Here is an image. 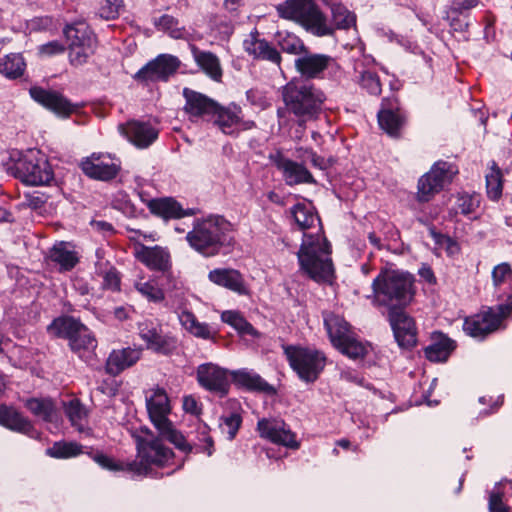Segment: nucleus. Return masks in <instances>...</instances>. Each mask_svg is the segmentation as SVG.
Returning a JSON list of instances; mask_svg holds the SVG:
<instances>
[{
  "label": "nucleus",
  "instance_id": "c03bdc74",
  "mask_svg": "<svg viewBox=\"0 0 512 512\" xmlns=\"http://www.w3.org/2000/svg\"><path fill=\"white\" fill-rule=\"evenodd\" d=\"M154 25L158 30L168 33L174 39H183L188 34L186 29L180 26L178 19L168 14L156 18Z\"/></svg>",
  "mask_w": 512,
  "mask_h": 512
},
{
  "label": "nucleus",
  "instance_id": "2f4dec72",
  "mask_svg": "<svg viewBox=\"0 0 512 512\" xmlns=\"http://www.w3.org/2000/svg\"><path fill=\"white\" fill-rule=\"evenodd\" d=\"M234 383L248 390L272 393L273 387L252 370L240 369L231 372Z\"/></svg>",
  "mask_w": 512,
  "mask_h": 512
},
{
  "label": "nucleus",
  "instance_id": "4468645a",
  "mask_svg": "<svg viewBox=\"0 0 512 512\" xmlns=\"http://www.w3.org/2000/svg\"><path fill=\"white\" fill-rule=\"evenodd\" d=\"M180 61L170 54H160L148 62L135 75L134 78L141 82L167 81L179 68Z\"/></svg>",
  "mask_w": 512,
  "mask_h": 512
},
{
  "label": "nucleus",
  "instance_id": "864d4df0",
  "mask_svg": "<svg viewBox=\"0 0 512 512\" xmlns=\"http://www.w3.org/2000/svg\"><path fill=\"white\" fill-rule=\"evenodd\" d=\"M368 349L369 346L358 340L354 335L338 348L341 353L352 359L363 358L368 353Z\"/></svg>",
  "mask_w": 512,
  "mask_h": 512
},
{
  "label": "nucleus",
  "instance_id": "ddd939ff",
  "mask_svg": "<svg viewBox=\"0 0 512 512\" xmlns=\"http://www.w3.org/2000/svg\"><path fill=\"white\" fill-rule=\"evenodd\" d=\"M257 431L261 438L274 444L290 449H298L300 446L296 439V434L281 419L262 418L257 423Z\"/></svg>",
  "mask_w": 512,
  "mask_h": 512
},
{
  "label": "nucleus",
  "instance_id": "7c9ffc66",
  "mask_svg": "<svg viewBox=\"0 0 512 512\" xmlns=\"http://www.w3.org/2000/svg\"><path fill=\"white\" fill-rule=\"evenodd\" d=\"M455 349V343L442 333H434L432 342L425 348V356L432 362H444Z\"/></svg>",
  "mask_w": 512,
  "mask_h": 512
},
{
  "label": "nucleus",
  "instance_id": "f8f14e48",
  "mask_svg": "<svg viewBox=\"0 0 512 512\" xmlns=\"http://www.w3.org/2000/svg\"><path fill=\"white\" fill-rule=\"evenodd\" d=\"M139 337L146 348L155 353L170 355L177 349L176 337L163 333L162 325L154 319H144L138 323Z\"/></svg>",
  "mask_w": 512,
  "mask_h": 512
},
{
  "label": "nucleus",
  "instance_id": "4d7b16f0",
  "mask_svg": "<svg viewBox=\"0 0 512 512\" xmlns=\"http://www.w3.org/2000/svg\"><path fill=\"white\" fill-rule=\"evenodd\" d=\"M358 83L371 95L381 93V83L378 75L371 70H362L359 72Z\"/></svg>",
  "mask_w": 512,
  "mask_h": 512
},
{
  "label": "nucleus",
  "instance_id": "5fc2aeb1",
  "mask_svg": "<svg viewBox=\"0 0 512 512\" xmlns=\"http://www.w3.org/2000/svg\"><path fill=\"white\" fill-rule=\"evenodd\" d=\"M481 196L477 193H459L457 196L456 207L460 213L469 216L479 207Z\"/></svg>",
  "mask_w": 512,
  "mask_h": 512
},
{
  "label": "nucleus",
  "instance_id": "de8ad7c7",
  "mask_svg": "<svg viewBox=\"0 0 512 512\" xmlns=\"http://www.w3.org/2000/svg\"><path fill=\"white\" fill-rule=\"evenodd\" d=\"M333 24L329 23L333 29H348L356 23V16L345 6L339 3L331 6Z\"/></svg>",
  "mask_w": 512,
  "mask_h": 512
},
{
  "label": "nucleus",
  "instance_id": "cd10ccee",
  "mask_svg": "<svg viewBox=\"0 0 512 512\" xmlns=\"http://www.w3.org/2000/svg\"><path fill=\"white\" fill-rule=\"evenodd\" d=\"M243 46L245 51L255 58L268 60L275 64H279L281 61L279 52L266 40L259 39L257 33H251L249 37L244 40Z\"/></svg>",
  "mask_w": 512,
  "mask_h": 512
},
{
  "label": "nucleus",
  "instance_id": "49530a36",
  "mask_svg": "<svg viewBox=\"0 0 512 512\" xmlns=\"http://www.w3.org/2000/svg\"><path fill=\"white\" fill-rule=\"evenodd\" d=\"M485 178L488 197L498 200L502 195V174L495 162H491Z\"/></svg>",
  "mask_w": 512,
  "mask_h": 512
},
{
  "label": "nucleus",
  "instance_id": "c756f323",
  "mask_svg": "<svg viewBox=\"0 0 512 512\" xmlns=\"http://www.w3.org/2000/svg\"><path fill=\"white\" fill-rule=\"evenodd\" d=\"M69 345L81 359L88 364H92L95 356L94 350L97 347V341L87 327L83 326Z\"/></svg>",
  "mask_w": 512,
  "mask_h": 512
},
{
  "label": "nucleus",
  "instance_id": "13d9d810",
  "mask_svg": "<svg viewBox=\"0 0 512 512\" xmlns=\"http://www.w3.org/2000/svg\"><path fill=\"white\" fill-rule=\"evenodd\" d=\"M123 8L124 4L122 0H100L98 15L102 19L112 20L118 17Z\"/></svg>",
  "mask_w": 512,
  "mask_h": 512
},
{
  "label": "nucleus",
  "instance_id": "774afa93",
  "mask_svg": "<svg viewBox=\"0 0 512 512\" xmlns=\"http://www.w3.org/2000/svg\"><path fill=\"white\" fill-rule=\"evenodd\" d=\"M202 435L203 438L201 439L203 441V445L201 446V451L205 452L208 456H211L213 454V440L207 433V427H202Z\"/></svg>",
  "mask_w": 512,
  "mask_h": 512
},
{
  "label": "nucleus",
  "instance_id": "dca6fc26",
  "mask_svg": "<svg viewBox=\"0 0 512 512\" xmlns=\"http://www.w3.org/2000/svg\"><path fill=\"white\" fill-rule=\"evenodd\" d=\"M197 381L204 389L220 395L227 394L230 386L231 372L214 363H204L198 366Z\"/></svg>",
  "mask_w": 512,
  "mask_h": 512
},
{
  "label": "nucleus",
  "instance_id": "c85d7f7f",
  "mask_svg": "<svg viewBox=\"0 0 512 512\" xmlns=\"http://www.w3.org/2000/svg\"><path fill=\"white\" fill-rule=\"evenodd\" d=\"M50 260L59 266L60 271H70L79 262V256L70 242L56 243L49 252Z\"/></svg>",
  "mask_w": 512,
  "mask_h": 512
},
{
  "label": "nucleus",
  "instance_id": "f704fd0d",
  "mask_svg": "<svg viewBox=\"0 0 512 512\" xmlns=\"http://www.w3.org/2000/svg\"><path fill=\"white\" fill-rule=\"evenodd\" d=\"M150 211L164 219L181 218L186 212L178 202L171 198L152 199L148 202Z\"/></svg>",
  "mask_w": 512,
  "mask_h": 512
},
{
  "label": "nucleus",
  "instance_id": "f257e3e1",
  "mask_svg": "<svg viewBox=\"0 0 512 512\" xmlns=\"http://www.w3.org/2000/svg\"><path fill=\"white\" fill-rule=\"evenodd\" d=\"M295 224L303 231L297 253L301 269L315 281H328L333 275L330 245L322 234L321 221L311 202H299L290 210Z\"/></svg>",
  "mask_w": 512,
  "mask_h": 512
},
{
  "label": "nucleus",
  "instance_id": "3c124183",
  "mask_svg": "<svg viewBox=\"0 0 512 512\" xmlns=\"http://www.w3.org/2000/svg\"><path fill=\"white\" fill-rule=\"evenodd\" d=\"M276 38L278 45L284 52L294 55L305 52V46L302 40L292 33L278 32Z\"/></svg>",
  "mask_w": 512,
  "mask_h": 512
},
{
  "label": "nucleus",
  "instance_id": "2eb2a0df",
  "mask_svg": "<svg viewBox=\"0 0 512 512\" xmlns=\"http://www.w3.org/2000/svg\"><path fill=\"white\" fill-rule=\"evenodd\" d=\"M120 161L110 154L93 153L81 162V169L90 178L108 181L115 178L120 170Z\"/></svg>",
  "mask_w": 512,
  "mask_h": 512
},
{
  "label": "nucleus",
  "instance_id": "6e6d98bb",
  "mask_svg": "<svg viewBox=\"0 0 512 512\" xmlns=\"http://www.w3.org/2000/svg\"><path fill=\"white\" fill-rule=\"evenodd\" d=\"M242 418L237 412H231L220 418V429L227 436L228 440H233L241 426Z\"/></svg>",
  "mask_w": 512,
  "mask_h": 512
},
{
  "label": "nucleus",
  "instance_id": "09e8293b",
  "mask_svg": "<svg viewBox=\"0 0 512 512\" xmlns=\"http://www.w3.org/2000/svg\"><path fill=\"white\" fill-rule=\"evenodd\" d=\"M47 455L53 458L65 459L76 457L83 453L82 446L77 442L59 441L46 451Z\"/></svg>",
  "mask_w": 512,
  "mask_h": 512
},
{
  "label": "nucleus",
  "instance_id": "20e7f679",
  "mask_svg": "<svg viewBox=\"0 0 512 512\" xmlns=\"http://www.w3.org/2000/svg\"><path fill=\"white\" fill-rule=\"evenodd\" d=\"M413 281L414 278L409 273L385 269L373 280V295L369 298L375 306H387L391 310L404 307L413 298Z\"/></svg>",
  "mask_w": 512,
  "mask_h": 512
},
{
  "label": "nucleus",
  "instance_id": "5701e85b",
  "mask_svg": "<svg viewBox=\"0 0 512 512\" xmlns=\"http://www.w3.org/2000/svg\"><path fill=\"white\" fill-rule=\"evenodd\" d=\"M334 64V59L325 54L304 52L295 60L297 71L307 78H317L321 73Z\"/></svg>",
  "mask_w": 512,
  "mask_h": 512
},
{
  "label": "nucleus",
  "instance_id": "58836bf2",
  "mask_svg": "<svg viewBox=\"0 0 512 512\" xmlns=\"http://www.w3.org/2000/svg\"><path fill=\"white\" fill-rule=\"evenodd\" d=\"M25 69V60L19 53L8 54L0 60V73L8 79L21 77Z\"/></svg>",
  "mask_w": 512,
  "mask_h": 512
},
{
  "label": "nucleus",
  "instance_id": "473e14b6",
  "mask_svg": "<svg viewBox=\"0 0 512 512\" xmlns=\"http://www.w3.org/2000/svg\"><path fill=\"white\" fill-rule=\"evenodd\" d=\"M324 324L333 346L337 349L353 335L348 323L338 315H327Z\"/></svg>",
  "mask_w": 512,
  "mask_h": 512
},
{
  "label": "nucleus",
  "instance_id": "412c9836",
  "mask_svg": "<svg viewBox=\"0 0 512 512\" xmlns=\"http://www.w3.org/2000/svg\"><path fill=\"white\" fill-rule=\"evenodd\" d=\"M120 132L135 146L146 148L158 137V130L149 123L129 121L119 126Z\"/></svg>",
  "mask_w": 512,
  "mask_h": 512
},
{
  "label": "nucleus",
  "instance_id": "f3484780",
  "mask_svg": "<svg viewBox=\"0 0 512 512\" xmlns=\"http://www.w3.org/2000/svg\"><path fill=\"white\" fill-rule=\"evenodd\" d=\"M29 93L34 101L59 117L66 118L77 111V105L72 104L65 96L57 91L34 86L30 88Z\"/></svg>",
  "mask_w": 512,
  "mask_h": 512
},
{
  "label": "nucleus",
  "instance_id": "79ce46f5",
  "mask_svg": "<svg viewBox=\"0 0 512 512\" xmlns=\"http://www.w3.org/2000/svg\"><path fill=\"white\" fill-rule=\"evenodd\" d=\"M442 190V186L436 178L430 176V172L428 171L418 180L417 200L420 202H428Z\"/></svg>",
  "mask_w": 512,
  "mask_h": 512
},
{
  "label": "nucleus",
  "instance_id": "6e6552de",
  "mask_svg": "<svg viewBox=\"0 0 512 512\" xmlns=\"http://www.w3.org/2000/svg\"><path fill=\"white\" fill-rule=\"evenodd\" d=\"M9 170L22 182L33 186L48 184L53 179L52 168L39 150L19 155Z\"/></svg>",
  "mask_w": 512,
  "mask_h": 512
},
{
  "label": "nucleus",
  "instance_id": "423d86ee",
  "mask_svg": "<svg viewBox=\"0 0 512 512\" xmlns=\"http://www.w3.org/2000/svg\"><path fill=\"white\" fill-rule=\"evenodd\" d=\"M145 400L149 418L160 435L182 452L191 451V446L168 418L171 413V404L166 391L160 387L149 389L146 391Z\"/></svg>",
  "mask_w": 512,
  "mask_h": 512
},
{
  "label": "nucleus",
  "instance_id": "9b49d317",
  "mask_svg": "<svg viewBox=\"0 0 512 512\" xmlns=\"http://www.w3.org/2000/svg\"><path fill=\"white\" fill-rule=\"evenodd\" d=\"M64 35L69 43V59L72 65L78 66L86 63L94 53L95 37L85 23L68 25Z\"/></svg>",
  "mask_w": 512,
  "mask_h": 512
},
{
  "label": "nucleus",
  "instance_id": "9d476101",
  "mask_svg": "<svg viewBox=\"0 0 512 512\" xmlns=\"http://www.w3.org/2000/svg\"><path fill=\"white\" fill-rule=\"evenodd\" d=\"M282 347L290 367L301 380L314 382L318 378L326 364V358L321 352L297 345Z\"/></svg>",
  "mask_w": 512,
  "mask_h": 512
},
{
  "label": "nucleus",
  "instance_id": "680f3d73",
  "mask_svg": "<svg viewBox=\"0 0 512 512\" xmlns=\"http://www.w3.org/2000/svg\"><path fill=\"white\" fill-rule=\"evenodd\" d=\"M430 234L434 239L436 245L439 248L444 249L449 255H452L457 252L458 246L452 238L441 233H438L434 229H430Z\"/></svg>",
  "mask_w": 512,
  "mask_h": 512
},
{
  "label": "nucleus",
  "instance_id": "6ab92c4d",
  "mask_svg": "<svg viewBox=\"0 0 512 512\" xmlns=\"http://www.w3.org/2000/svg\"><path fill=\"white\" fill-rule=\"evenodd\" d=\"M269 159L281 172L287 185L314 183L313 176L303 164L285 157L280 151L270 154Z\"/></svg>",
  "mask_w": 512,
  "mask_h": 512
},
{
  "label": "nucleus",
  "instance_id": "72a5a7b5",
  "mask_svg": "<svg viewBox=\"0 0 512 512\" xmlns=\"http://www.w3.org/2000/svg\"><path fill=\"white\" fill-rule=\"evenodd\" d=\"M0 424L10 430L30 434L33 427L28 419L9 407H0Z\"/></svg>",
  "mask_w": 512,
  "mask_h": 512
},
{
  "label": "nucleus",
  "instance_id": "1a4fd4ad",
  "mask_svg": "<svg viewBox=\"0 0 512 512\" xmlns=\"http://www.w3.org/2000/svg\"><path fill=\"white\" fill-rule=\"evenodd\" d=\"M512 316V291L507 294L505 303L465 319L463 330L476 339H483L501 327L502 321Z\"/></svg>",
  "mask_w": 512,
  "mask_h": 512
},
{
  "label": "nucleus",
  "instance_id": "4be33fe9",
  "mask_svg": "<svg viewBox=\"0 0 512 512\" xmlns=\"http://www.w3.org/2000/svg\"><path fill=\"white\" fill-rule=\"evenodd\" d=\"M208 279L221 287L229 289L239 295L249 293L248 286L242 274L231 268H216L209 272Z\"/></svg>",
  "mask_w": 512,
  "mask_h": 512
},
{
  "label": "nucleus",
  "instance_id": "a878e982",
  "mask_svg": "<svg viewBox=\"0 0 512 512\" xmlns=\"http://www.w3.org/2000/svg\"><path fill=\"white\" fill-rule=\"evenodd\" d=\"M141 357V351L132 348L113 350L107 361L106 371L111 375H118L125 369L133 366Z\"/></svg>",
  "mask_w": 512,
  "mask_h": 512
},
{
  "label": "nucleus",
  "instance_id": "37998d69",
  "mask_svg": "<svg viewBox=\"0 0 512 512\" xmlns=\"http://www.w3.org/2000/svg\"><path fill=\"white\" fill-rule=\"evenodd\" d=\"M429 172L430 176L436 178V180L444 189L446 186L452 183L453 178L458 173V168L450 162L440 160L433 164Z\"/></svg>",
  "mask_w": 512,
  "mask_h": 512
},
{
  "label": "nucleus",
  "instance_id": "a19ab883",
  "mask_svg": "<svg viewBox=\"0 0 512 512\" xmlns=\"http://www.w3.org/2000/svg\"><path fill=\"white\" fill-rule=\"evenodd\" d=\"M135 290L149 302L159 303L164 300L165 295L154 279L139 277L133 284Z\"/></svg>",
  "mask_w": 512,
  "mask_h": 512
},
{
  "label": "nucleus",
  "instance_id": "aec40b11",
  "mask_svg": "<svg viewBox=\"0 0 512 512\" xmlns=\"http://www.w3.org/2000/svg\"><path fill=\"white\" fill-rule=\"evenodd\" d=\"M389 320L395 339L400 347L409 348L416 344L417 329L414 320L402 310L392 309Z\"/></svg>",
  "mask_w": 512,
  "mask_h": 512
},
{
  "label": "nucleus",
  "instance_id": "603ef678",
  "mask_svg": "<svg viewBox=\"0 0 512 512\" xmlns=\"http://www.w3.org/2000/svg\"><path fill=\"white\" fill-rule=\"evenodd\" d=\"M508 481H501L497 483L489 496V511L490 512H509V507L504 503L505 488Z\"/></svg>",
  "mask_w": 512,
  "mask_h": 512
},
{
  "label": "nucleus",
  "instance_id": "bf43d9fd",
  "mask_svg": "<svg viewBox=\"0 0 512 512\" xmlns=\"http://www.w3.org/2000/svg\"><path fill=\"white\" fill-rule=\"evenodd\" d=\"M491 276L494 288L501 291L502 285L512 278V268L507 262L500 263L493 268Z\"/></svg>",
  "mask_w": 512,
  "mask_h": 512
},
{
  "label": "nucleus",
  "instance_id": "4c0bfd02",
  "mask_svg": "<svg viewBox=\"0 0 512 512\" xmlns=\"http://www.w3.org/2000/svg\"><path fill=\"white\" fill-rule=\"evenodd\" d=\"M221 321L234 328L239 335L258 337V331L237 310H225L221 313Z\"/></svg>",
  "mask_w": 512,
  "mask_h": 512
},
{
  "label": "nucleus",
  "instance_id": "0eeeda50",
  "mask_svg": "<svg viewBox=\"0 0 512 512\" xmlns=\"http://www.w3.org/2000/svg\"><path fill=\"white\" fill-rule=\"evenodd\" d=\"M281 18L295 21L318 37L334 33L325 15L312 0H285L276 6Z\"/></svg>",
  "mask_w": 512,
  "mask_h": 512
},
{
  "label": "nucleus",
  "instance_id": "052dcab7",
  "mask_svg": "<svg viewBox=\"0 0 512 512\" xmlns=\"http://www.w3.org/2000/svg\"><path fill=\"white\" fill-rule=\"evenodd\" d=\"M296 157L301 160L300 164H303L304 166L307 162H310L312 166L320 170H324L327 167L326 160L323 157L318 156L316 153H314L311 149L308 148H297Z\"/></svg>",
  "mask_w": 512,
  "mask_h": 512
},
{
  "label": "nucleus",
  "instance_id": "69168bd1",
  "mask_svg": "<svg viewBox=\"0 0 512 512\" xmlns=\"http://www.w3.org/2000/svg\"><path fill=\"white\" fill-rule=\"evenodd\" d=\"M183 409L185 412L198 416L201 414V405L194 396H185L183 398Z\"/></svg>",
  "mask_w": 512,
  "mask_h": 512
},
{
  "label": "nucleus",
  "instance_id": "b1692460",
  "mask_svg": "<svg viewBox=\"0 0 512 512\" xmlns=\"http://www.w3.org/2000/svg\"><path fill=\"white\" fill-rule=\"evenodd\" d=\"M135 256L152 270L166 271L170 267V254L160 246L138 245L135 248Z\"/></svg>",
  "mask_w": 512,
  "mask_h": 512
},
{
  "label": "nucleus",
  "instance_id": "7ed1b4c3",
  "mask_svg": "<svg viewBox=\"0 0 512 512\" xmlns=\"http://www.w3.org/2000/svg\"><path fill=\"white\" fill-rule=\"evenodd\" d=\"M233 225L220 215H210L202 219H196L192 230L186 235L190 247L210 257L217 255L221 248L231 244L233 240Z\"/></svg>",
  "mask_w": 512,
  "mask_h": 512
},
{
  "label": "nucleus",
  "instance_id": "a18cd8bd",
  "mask_svg": "<svg viewBox=\"0 0 512 512\" xmlns=\"http://www.w3.org/2000/svg\"><path fill=\"white\" fill-rule=\"evenodd\" d=\"M65 413L69 418L72 426H74L81 433L86 432L87 413L85 408L78 400H70L65 405Z\"/></svg>",
  "mask_w": 512,
  "mask_h": 512
},
{
  "label": "nucleus",
  "instance_id": "e2e57ef3",
  "mask_svg": "<svg viewBox=\"0 0 512 512\" xmlns=\"http://www.w3.org/2000/svg\"><path fill=\"white\" fill-rule=\"evenodd\" d=\"M103 287L110 290H117L120 285V278L114 268H110L103 275Z\"/></svg>",
  "mask_w": 512,
  "mask_h": 512
},
{
  "label": "nucleus",
  "instance_id": "393cba45",
  "mask_svg": "<svg viewBox=\"0 0 512 512\" xmlns=\"http://www.w3.org/2000/svg\"><path fill=\"white\" fill-rule=\"evenodd\" d=\"M183 95L186 100L185 111L192 117L212 116L217 111V103L201 93L184 88Z\"/></svg>",
  "mask_w": 512,
  "mask_h": 512
},
{
  "label": "nucleus",
  "instance_id": "338daca9",
  "mask_svg": "<svg viewBox=\"0 0 512 512\" xmlns=\"http://www.w3.org/2000/svg\"><path fill=\"white\" fill-rule=\"evenodd\" d=\"M478 5V0H453L451 10L455 13H463Z\"/></svg>",
  "mask_w": 512,
  "mask_h": 512
},
{
  "label": "nucleus",
  "instance_id": "f03ea898",
  "mask_svg": "<svg viewBox=\"0 0 512 512\" xmlns=\"http://www.w3.org/2000/svg\"><path fill=\"white\" fill-rule=\"evenodd\" d=\"M134 437L138 461L118 463L102 453H97L93 457L94 461L110 471L126 470L137 475H148L153 467L164 468L176 465L173 451L162 438L156 437L148 428L141 429L140 433Z\"/></svg>",
  "mask_w": 512,
  "mask_h": 512
},
{
  "label": "nucleus",
  "instance_id": "a211bd4d",
  "mask_svg": "<svg viewBox=\"0 0 512 512\" xmlns=\"http://www.w3.org/2000/svg\"><path fill=\"white\" fill-rule=\"evenodd\" d=\"M241 108L237 105L219 107L213 112L214 123L227 135L237 134L240 131L250 130L255 124L251 120H244L241 115Z\"/></svg>",
  "mask_w": 512,
  "mask_h": 512
},
{
  "label": "nucleus",
  "instance_id": "8fccbe9b",
  "mask_svg": "<svg viewBox=\"0 0 512 512\" xmlns=\"http://www.w3.org/2000/svg\"><path fill=\"white\" fill-rule=\"evenodd\" d=\"M27 409L36 417L44 421H52L54 416V406L49 399L32 398L26 401Z\"/></svg>",
  "mask_w": 512,
  "mask_h": 512
},
{
  "label": "nucleus",
  "instance_id": "c9c22d12",
  "mask_svg": "<svg viewBox=\"0 0 512 512\" xmlns=\"http://www.w3.org/2000/svg\"><path fill=\"white\" fill-rule=\"evenodd\" d=\"M83 326L72 317H59L48 326V332L56 337L66 338L70 343Z\"/></svg>",
  "mask_w": 512,
  "mask_h": 512
},
{
  "label": "nucleus",
  "instance_id": "39448f33",
  "mask_svg": "<svg viewBox=\"0 0 512 512\" xmlns=\"http://www.w3.org/2000/svg\"><path fill=\"white\" fill-rule=\"evenodd\" d=\"M283 101L300 125L314 119L326 100L325 94L313 85L291 81L282 89Z\"/></svg>",
  "mask_w": 512,
  "mask_h": 512
},
{
  "label": "nucleus",
  "instance_id": "e433bc0d",
  "mask_svg": "<svg viewBox=\"0 0 512 512\" xmlns=\"http://www.w3.org/2000/svg\"><path fill=\"white\" fill-rule=\"evenodd\" d=\"M192 54L196 63L213 80L219 81L222 77V69L219 59L211 52L192 48Z\"/></svg>",
  "mask_w": 512,
  "mask_h": 512
},
{
  "label": "nucleus",
  "instance_id": "bb28decb",
  "mask_svg": "<svg viewBox=\"0 0 512 512\" xmlns=\"http://www.w3.org/2000/svg\"><path fill=\"white\" fill-rule=\"evenodd\" d=\"M178 320L189 334L203 340H214L217 331L208 323L200 322L197 317L189 310L182 309L178 313Z\"/></svg>",
  "mask_w": 512,
  "mask_h": 512
},
{
  "label": "nucleus",
  "instance_id": "0e129e2a",
  "mask_svg": "<svg viewBox=\"0 0 512 512\" xmlns=\"http://www.w3.org/2000/svg\"><path fill=\"white\" fill-rule=\"evenodd\" d=\"M64 51V46L59 41H51L39 46V53L44 56H52Z\"/></svg>",
  "mask_w": 512,
  "mask_h": 512
},
{
  "label": "nucleus",
  "instance_id": "ea45409f",
  "mask_svg": "<svg viewBox=\"0 0 512 512\" xmlns=\"http://www.w3.org/2000/svg\"><path fill=\"white\" fill-rule=\"evenodd\" d=\"M380 127L390 136H397L403 125L404 117L399 110L382 109L378 113Z\"/></svg>",
  "mask_w": 512,
  "mask_h": 512
}]
</instances>
